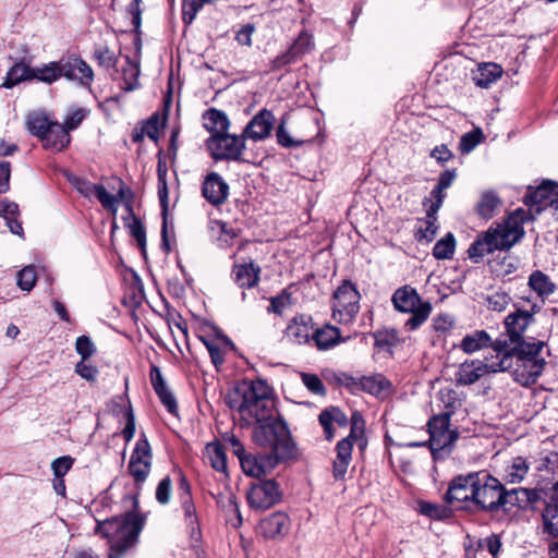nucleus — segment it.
Returning a JSON list of instances; mask_svg holds the SVG:
<instances>
[{"label": "nucleus", "mask_w": 558, "mask_h": 558, "mask_svg": "<svg viewBox=\"0 0 558 558\" xmlns=\"http://www.w3.org/2000/svg\"><path fill=\"white\" fill-rule=\"evenodd\" d=\"M228 404L238 411L242 426L264 422L276 414L271 388L262 379L243 380L236 385Z\"/></svg>", "instance_id": "f257e3e1"}, {"label": "nucleus", "mask_w": 558, "mask_h": 558, "mask_svg": "<svg viewBox=\"0 0 558 558\" xmlns=\"http://www.w3.org/2000/svg\"><path fill=\"white\" fill-rule=\"evenodd\" d=\"M145 518L129 511L121 517L98 521L95 533L108 539V558H122L138 541Z\"/></svg>", "instance_id": "f03ea898"}, {"label": "nucleus", "mask_w": 558, "mask_h": 558, "mask_svg": "<svg viewBox=\"0 0 558 558\" xmlns=\"http://www.w3.org/2000/svg\"><path fill=\"white\" fill-rule=\"evenodd\" d=\"M524 231L515 217H508L504 222L492 226L470 245L469 257L478 262L486 254L504 251L521 240Z\"/></svg>", "instance_id": "7ed1b4c3"}, {"label": "nucleus", "mask_w": 558, "mask_h": 558, "mask_svg": "<svg viewBox=\"0 0 558 558\" xmlns=\"http://www.w3.org/2000/svg\"><path fill=\"white\" fill-rule=\"evenodd\" d=\"M254 425L253 440L257 446L270 450L269 460L275 459V462H278L293 456L294 445L283 420L274 414L271 418L257 422Z\"/></svg>", "instance_id": "20e7f679"}, {"label": "nucleus", "mask_w": 558, "mask_h": 558, "mask_svg": "<svg viewBox=\"0 0 558 558\" xmlns=\"http://www.w3.org/2000/svg\"><path fill=\"white\" fill-rule=\"evenodd\" d=\"M365 421L360 412H354L351 416L350 434L338 441L336 446V458L332 463V474L336 480H343L352 460V450L354 444L361 449L366 446Z\"/></svg>", "instance_id": "39448f33"}, {"label": "nucleus", "mask_w": 558, "mask_h": 558, "mask_svg": "<svg viewBox=\"0 0 558 558\" xmlns=\"http://www.w3.org/2000/svg\"><path fill=\"white\" fill-rule=\"evenodd\" d=\"M391 301L397 311L411 314V317L404 323V328L408 331H413L422 326L432 313V304L428 301H422L417 291L410 286L397 289Z\"/></svg>", "instance_id": "423d86ee"}, {"label": "nucleus", "mask_w": 558, "mask_h": 558, "mask_svg": "<svg viewBox=\"0 0 558 558\" xmlns=\"http://www.w3.org/2000/svg\"><path fill=\"white\" fill-rule=\"evenodd\" d=\"M429 439L423 442H410L409 447L416 448L429 445L435 459H442L451 451L452 445L459 437L456 429L450 428L448 415H435L428 422Z\"/></svg>", "instance_id": "0eeeda50"}, {"label": "nucleus", "mask_w": 558, "mask_h": 558, "mask_svg": "<svg viewBox=\"0 0 558 558\" xmlns=\"http://www.w3.org/2000/svg\"><path fill=\"white\" fill-rule=\"evenodd\" d=\"M360 293L349 281L343 282L333 294L332 317L339 324H351L360 311Z\"/></svg>", "instance_id": "6e6552de"}, {"label": "nucleus", "mask_w": 558, "mask_h": 558, "mask_svg": "<svg viewBox=\"0 0 558 558\" xmlns=\"http://www.w3.org/2000/svg\"><path fill=\"white\" fill-rule=\"evenodd\" d=\"M511 366L509 356L486 359V362L480 360L465 361L457 372V381L460 385H472L480 380L487 373L506 372Z\"/></svg>", "instance_id": "1a4fd4ad"}, {"label": "nucleus", "mask_w": 558, "mask_h": 558, "mask_svg": "<svg viewBox=\"0 0 558 558\" xmlns=\"http://www.w3.org/2000/svg\"><path fill=\"white\" fill-rule=\"evenodd\" d=\"M502 483L485 471H480L474 505L482 511L496 513L501 506Z\"/></svg>", "instance_id": "9d476101"}, {"label": "nucleus", "mask_w": 558, "mask_h": 558, "mask_svg": "<svg viewBox=\"0 0 558 558\" xmlns=\"http://www.w3.org/2000/svg\"><path fill=\"white\" fill-rule=\"evenodd\" d=\"M245 137L223 134L211 135L207 140V148L215 160L242 161L243 150L245 149Z\"/></svg>", "instance_id": "9b49d317"}, {"label": "nucleus", "mask_w": 558, "mask_h": 558, "mask_svg": "<svg viewBox=\"0 0 558 558\" xmlns=\"http://www.w3.org/2000/svg\"><path fill=\"white\" fill-rule=\"evenodd\" d=\"M546 348L544 341H519L514 343L512 348L508 349V342L506 340H496L494 344V351L496 352V359L509 356L511 359V367H514V361H533V360H546L543 355V351Z\"/></svg>", "instance_id": "f8f14e48"}, {"label": "nucleus", "mask_w": 558, "mask_h": 558, "mask_svg": "<svg viewBox=\"0 0 558 558\" xmlns=\"http://www.w3.org/2000/svg\"><path fill=\"white\" fill-rule=\"evenodd\" d=\"M153 461V452L146 435L141 434L131 453L128 470L134 478L136 486H141L147 480Z\"/></svg>", "instance_id": "ddd939ff"}, {"label": "nucleus", "mask_w": 558, "mask_h": 558, "mask_svg": "<svg viewBox=\"0 0 558 558\" xmlns=\"http://www.w3.org/2000/svg\"><path fill=\"white\" fill-rule=\"evenodd\" d=\"M281 500V490L274 480L259 481L247 492V502L251 508L266 510Z\"/></svg>", "instance_id": "4468645a"}, {"label": "nucleus", "mask_w": 558, "mask_h": 558, "mask_svg": "<svg viewBox=\"0 0 558 558\" xmlns=\"http://www.w3.org/2000/svg\"><path fill=\"white\" fill-rule=\"evenodd\" d=\"M61 76L77 84L84 88H90L94 82V71L92 66L81 57L71 54L59 60Z\"/></svg>", "instance_id": "2eb2a0df"}, {"label": "nucleus", "mask_w": 558, "mask_h": 558, "mask_svg": "<svg viewBox=\"0 0 558 558\" xmlns=\"http://www.w3.org/2000/svg\"><path fill=\"white\" fill-rule=\"evenodd\" d=\"M480 472H471L465 475L456 476L449 484L446 492V500L450 504L457 502H473L475 498V488Z\"/></svg>", "instance_id": "dca6fc26"}, {"label": "nucleus", "mask_w": 558, "mask_h": 558, "mask_svg": "<svg viewBox=\"0 0 558 558\" xmlns=\"http://www.w3.org/2000/svg\"><path fill=\"white\" fill-rule=\"evenodd\" d=\"M202 195L213 206H220L228 199L229 185L217 172L208 173L202 183Z\"/></svg>", "instance_id": "f3484780"}, {"label": "nucleus", "mask_w": 558, "mask_h": 558, "mask_svg": "<svg viewBox=\"0 0 558 558\" xmlns=\"http://www.w3.org/2000/svg\"><path fill=\"white\" fill-rule=\"evenodd\" d=\"M274 123V113L267 109H262L246 124L243 131V136L254 142L264 141L270 136Z\"/></svg>", "instance_id": "a211bd4d"}, {"label": "nucleus", "mask_w": 558, "mask_h": 558, "mask_svg": "<svg viewBox=\"0 0 558 558\" xmlns=\"http://www.w3.org/2000/svg\"><path fill=\"white\" fill-rule=\"evenodd\" d=\"M546 364V360L514 361V367L510 369H512L514 381L529 387L536 383L538 377L543 374Z\"/></svg>", "instance_id": "6ab92c4d"}, {"label": "nucleus", "mask_w": 558, "mask_h": 558, "mask_svg": "<svg viewBox=\"0 0 558 558\" xmlns=\"http://www.w3.org/2000/svg\"><path fill=\"white\" fill-rule=\"evenodd\" d=\"M178 499L183 511L184 522L191 532L194 533L199 526L198 517L191 494V485L183 474L180 475L178 485Z\"/></svg>", "instance_id": "aec40b11"}, {"label": "nucleus", "mask_w": 558, "mask_h": 558, "mask_svg": "<svg viewBox=\"0 0 558 558\" xmlns=\"http://www.w3.org/2000/svg\"><path fill=\"white\" fill-rule=\"evenodd\" d=\"M534 322L532 313L525 310H517L510 313L505 319V327L509 341L514 344L519 341H524L522 338L526 328Z\"/></svg>", "instance_id": "412c9836"}, {"label": "nucleus", "mask_w": 558, "mask_h": 558, "mask_svg": "<svg viewBox=\"0 0 558 558\" xmlns=\"http://www.w3.org/2000/svg\"><path fill=\"white\" fill-rule=\"evenodd\" d=\"M0 217L5 220V225L10 232L14 235L25 239L21 211L19 204L8 198L0 199Z\"/></svg>", "instance_id": "4be33fe9"}, {"label": "nucleus", "mask_w": 558, "mask_h": 558, "mask_svg": "<svg viewBox=\"0 0 558 558\" xmlns=\"http://www.w3.org/2000/svg\"><path fill=\"white\" fill-rule=\"evenodd\" d=\"M525 205H538L539 207L554 205L556 203V208L558 209V191L557 186L549 181L544 182L542 185L536 187L535 190H530V192L524 196Z\"/></svg>", "instance_id": "5701e85b"}, {"label": "nucleus", "mask_w": 558, "mask_h": 558, "mask_svg": "<svg viewBox=\"0 0 558 558\" xmlns=\"http://www.w3.org/2000/svg\"><path fill=\"white\" fill-rule=\"evenodd\" d=\"M287 335L299 344L307 343L311 339H314L312 317L303 314L294 317L287 328Z\"/></svg>", "instance_id": "b1692460"}, {"label": "nucleus", "mask_w": 558, "mask_h": 558, "mask_svg": "<svg viewBox=\"0 0 558 558\" xmlns=\"http://www.w3.org/2000/svg\"><path fill=\"white\" fill-rule=\"evenodd\" d=\"M35 66L31 65V61L22 59L15 62L7 72L2 87L12 88L23 82L34 81Z\"/></svg>", "instance_id": "393cba45"}, {"label": "nucleus", "mask_w": 558, "mask_h": 558, "mask_svg": "<svg viewBox=\"0 0 558 558\" xmlns=\"http://www.w3.org/2000/svg\"><path fill=\"white\" fill-rule=\"evenodd\" d=\"M259 275L260 267L253 262L232 267L234 282L241 289L256 287L259 282Z\"/></svg>", "instance_id": "a878e982"}, {"label": "nucleus", "mask_w": 558, "mask_h": 558, "mask_svg": "<svg viewBox=\"0 0 558 558\" xmlns=\"http://www.w3.org/2000/svg\"><path fill=\"white\" fill-rule=\"evenodd\" d=\"M40 141L45 148L51 149L52 151H61L69 146L71 136L66 128H63V125L58 122H52L49 126V131H47Z\"/></svg>", "instance_id": "bb28decb"}, {"label": "nucleus", "mask_w": 558, "mask_h": 558, "mask_svg": "<svg viewBox=\"0 0 558 558\" xmlns=\"http://www.w3.org/2000/svg\"><path fill=\"white\" fill-rule=\"evenodd\" d=\"M289 529V518L282 512H275L263 519L259 523V532L266 538H275L283 535Z\"/></svg>", "instance_id": "cd10ccee"}, {"label": "nucleus", "mask_w": 558, "mask_h": 558, "mask_svg": "<svg viewBox=\"0 0 558 558\" xmlns=\"http://www.w3.org/2000/svg\"><path fill=\"white\" fill-rule=\"evenodd\" d=\"M350 337H342L340 329L330 324H325L322 328H316V349L327 351L336 345L345 342Z\"/></svg>", "instance_id": "c85d7f7f"}, {"label": "nucleus", "mask_w": 558, "mask_h": 558, "mask_svg": "<svg viewBox=\"0 0 558 558\" xmlns=\"http://www.w3.org/2000/svg\"><path fill=\"white\" fill-rule=\"evenodd\" d=\"M319 424L324 428L327 440L335 437L333 424L343 427L348 424L347 415L337 407H329L323 410L318 416Z\"/></svg>", "instance_id": "c756f323"}, {"label": "nucleus", "mask_w": 558, "mask_h": 558, "mask_svg": "<svg viewBox=\"0 0 558 558\" xmlns=\"http://www.w3.org/2000/svg\"><path fill=\"white\" fill-rule=\"evenodd\" d=\"M530 464L526 458L518 456L512 458L502 470V481L507 484L521 483L529 473Z\"/></svg>", "instance_id": "7c9ffc66"}, {"label": "nucleus", "mask_w": 558, "mask_h": 558, "mask_svg": "<svg viewBox=\"0 0 558 558\" xmlns=\"http://www.w3.org/2000/svg\"><path fill=\"white\" fill-rule=\"evenodd\" d=\"M241 468L243 472L252 477H262L266 475L267 469L265 463L268 462L269 468H272L275 462V459L269 460L268 454L267 456H258L254 457L251 454H244L240 459Z\"/></svg>", "instance_id": "2f4dec72"}, {"label": "nucleus", "mask_w": 558, "mask_h": 558, "mask_svg": "<svg viewBox=\"0 0 558 558\" xmlns=\"http://www.w3.org/2000/svg\"><path fill=\"white\" fill-rule=\"evenodd\" d=\"M543 533L547 536L558 538V498L550 497L545 502L542 512Z\"/></svg>", "instance_id": "473e14b6"}, {"label": "nucleus", "mask_w": 558, "mask_h": 558, "mask_svg": "<svg viewBox=\"0 0 558 558\" xmlns=\"http://www.w3.org/2000/svg\"><path fill=\"white\" fill-rule=\"evenodd\" d=\"M502 68L497 63H484L478 65L473 72L474 84L481 88H488L493 83L500 78Z\"/></svg>", "instance_id": "72a5a7b5"}, {"label": "nucleus", "mask_w": 558, "mask_h": 558, "mask_svg": "<svg viewBox=\"0 0 558 558\" xmlns=\"http://www.w3.org/2000/svg\"><path fill=\"white\" fill-rule=\"evenodd\" d=\"M204 128L211 134H223L229 128V120L221 110L210 108L203 114Z\"/></svg>", "instance_id": "f704fd0d"}, {"label": "nucleus", "mask_w": 558, "mask_h": 558, "mask_svg": "<svg viewBox=\"0 0 558 558\" xmlns=\"http://www.w3.org/2000/svg\"><path fill=\"white\" fill-rule=\"evenodd\" d=\"M527 284L542 299L548 298L556 290V284L549 276L541 270H535L530 275Z\"/></svg>", "instance_id": "c9c22d12"}, {"label": "nucleus", "mask_w": 558, "mask_h": 558, "mask_svg": "<svg viewBox=\"0 0 558 558\" xmlns=\"http://www.w3.org/2000/svg\"><path fill=\"white\" fill-rule=\"evenodd\" d=\"M495 343L496 341L493 342L490 336L485 330H476L462 339L460 348L465 353H473L484 348H494Z\"/></svg>", "instance_id": "e433bc0d"}, {"label": "nucleus", "mask_w": 558, "mask_h": 558, "mask_svg": "<svg viewBox=\"0 0 558 558\" xmlns=\"http://www.w3.org/2000/svg\"><path fill=\"white\" fill-rule=\"evenodd\" d=\"M93 59L100 68L106 70L116 69L119 61V53H116L106 44H97L93 49Z\"/></svg>", "instance_id": "4c0bfd02"}, {"label": "nucleus", "mask_w": 558, "mask_h": 558, "mask_svg": "<svg viewBox=\"0 0 558 558\" xmlns=\"http://www.w3.org/2000/svg\"><path fill=\"white\" fill-rule=\"evenodd\" d=\"M61 77L59 60L35 66L34 81L51 85Z\"/></svg>", "instance_id": "58836bf2"}, {"label": "nucleus", "mask_w": 558, "mask_h": 558, "mask_svg": "<svg viewBox=\"0 0 558 558\" xmlns=\"http://www.w3.org/2000/svg\"><path fill=\"white\" fill-rule=\"evenodd\" d=\"M141 73L140 63L125 56V65L122 68L123 89L132 92L140 86L138 76Z\"/></svg>", "instance_id": "ea45409f"}, {"label": "nucleus", "mask_w": 558, "mask_h": 558, "mask_svg": "<svg viewBox=\"0 0 558 558\" xmlns=\"http://www.w3.org/2000/svg\"><path fill=\"white\" fill-rule=\"evenodd\" d=\"M52 121L44 112H32L26 118L27 130L39 140L49 131Z\"/></svg>", "instance_id": "a19ab883"}, {"label": "nucleus", "mask_w": 558, "mask_h": 558, "mask_svg": "<svg viewBox=\"0 0 558 558\" xmlns=\"http://www.w3.org/2000/svg\"><path fill=\"white\" fill-rule=\"evenodd\" d=\"M206 456L210 465L218 472H227V456L222 446L218 442H211L206 446Z\"/></svg>", "instance_id": "79ce46f5"}, {"label": "nucleus", "mask_w": 558, "mask_h": 558, "mask_svg": "<svg viewBox=\"0 0 558 558\" xmlns=\"http://www.w3.org/2000/svg\"><path fill=\"white\" fill-rule=\"evenodd\" d=\"M360 387L371 395L379 396L389 389L390 384L383 375L377 374L362 377L360 379Z\"/></svg>", "instance_id": "37998d69"}, {"label": "nucleus", "mask_w": 558, "mask_h": 558, "mask_svg": "<svg viewBox=\"0 0 558 558\" xmlns=\"http://www.w3.org/2000/svg\"><path fill=\"white\" fill-rule=\"evenodd\" d=\"M538 472H546L553 475V488L558 489V452L551 451L538 461Z\"/></svg>", "instance_id": "c03bdc74"}, {"label": "nucleus", "mask_w": 558, "mask_h": 558, "mask_svg": "<svg viewBox=\"0 0 558 558\" xmlns=\"http://www.w3.org/2000/svg\"><path fill=\"white\" fill-rule=\"evenodd\" d=\"M456 240L452 233H447L436 242L433 255L436 259H450L454 254Z\"/></svg>", "instance_id": "a18cd8bd"}, {"label": "nucleus", "mask_w": 558, "mask_h": 558, "mask_svg": "<svg viewBox=\"0 0 558 558\" xmlns=\"http://www.w3.org/2000/svg\"><path fill=\"white\" fill-rule=\"evenodd\" d=\"M422 226L417 229V239L420 241L425 240L427 242L433 241L434 236L437 233V214L430 215L429 209H426V217L422 220Z\"/></svg>", "instance_id": "49530a36"}, {"label": "nucleus", "mask_w": 558, "mask_h": 558, "mask_svg": "<svg viewBox=\"0 0 558 558\" xmlns=\"http://www.w3.org/2000/svg\"><path fill=\"white\" fill-rule=\"evenodd\" d=\"M500 204V199L493 192L484 193L477 204V213L484 219H490Z\"/></svg>", "instance_id": "de8ad7c7"}, {"label": "nucleus", "mask_w": 558, "mask_h": 558, "mask_svg": "<svg viewBox=\"0 0 558 558\" xmlns=\"http://www.w3.org/2000/svg\"><path fill=\"white\" fill-rule=\"evenodd\" d=\"M501 506L500 510L507 511L512 507H523L522 490L520 488L506 489L502 485L501 488Z\"/></svg>", "instance_id": "09e8293b"}, {"label": "nucleus", "mask_w": 558, "mask_h": 558, "mask_svg": "<svg viewBox=\"0 0 558 558\" xmlns=\"http://www.w3.org/2000/svg\"><path fill=\"white\" fill-rule=\"evenodd\" d=\"M214 225L218 229V245L222 248L231 246L238 238V231L223 221H215Z\"/></svg>", "instance_id": "8fccbe9b"}, {"label": "nucleus", "mask_w": 558, "mask_h": 558, "mask_svg": "<svg viewBox=\"0 0 558 558\" xmlns=\"http://www.w3.org/2000/svg\"><path fill=\"white\" fill-rule=\"evenodd\" d=\"M126 209L130 213V215L132 216V222L128 223L130 234L136 240L140 248L142 251H144L146 247L145 228H144L142 221L137 217H135V215L133 214V209L130 205H126Z\"/></svg>", "instance_id": "3c124183"}, {"label": "nucleus", "mask_w": 558, "mask_h": 558, "mask_svg": "<svg viewBox=\"0 0 558 558\" xmlns=\"http://www.w3.org/2000/svg\"><path fill=\"white\" fill-rule=\"evenodd\" d=\"M37 277L36 267L28 265L17 272L16 283L21 290L29 292L35 287Z\"/></svg>", "instance_id": "603ef678"}, {"label": "nucleus", "mask_w": 558, "mask_h": 558, "mask_svg": "<svg viewBox=\"0 0 558 558\" xmlns=\"http://www.w3.org/2000/svg\"><path fill=\"white\" fill-rule=\"evenodd\" d=\"M483 132L478 128L463 134L459 143L460 151L462 154L471 153L483 141Z\"/></svg>", "instance_id": "864d4df0"}, {"label": "nucleus", "mask_w": 558, "mask_h": 558, "mask_svg": "<svg viewBox=\"0 0 558 558\" xmlns=\"http://www.w3.org/2000/svg\"><path fill=\"white\" fill-rule=\"evenodd\" d=\"M439 400L444 404V412L439 415H448V418L450 420L458 405H460L457 392L452 389H442L439 391Z\"/></svg>", "instance_id": "5fc2aeb1"}, {"label": "nucleus", "mask_w": 558, "mask_h": 558, "mask_svg": "<svg viewBox=\"0 0 558 558\" xmlns=\"http://www.w3.org/2000/svg\"><path fill=\"white\" fill-rule=\"evenodd\" d=\"M323 377L326 380H333L336 384L348 387L350 389L360 387V379H356L347 373H332L327 371L323 372Z\"/></svg>", "instance_id": "6e6d98bb"}, {"label": "nucleus", "mask_w": 558, "mask_h": 558, "mask_svg": "<svg viewBox=\"0 0 558 558\" xmlns=\"http://www.w3.org/2000/svg\"><path fill=\"white\" fill-rule=\"evenodd\" d=\"M162 405L167 409V411L172 415H178V402L172 392V390L166 386L161 389L155 390Z\"/></svg>", "instance_id": "4d7b16f0"}, {"label": "nucleus", "mask_w": 558, "mask_h": 558, "mask_svg": "<svg viewBox=\"0 0 558 558\" xmlns=\"http://www.w3.org/2000/svg\"><path fill=\"white\" fill-rule=\"evenodd\" d=\"M68 180L73 185V187L85 197L93 196L98 185L92 183L85 178H81L74 174L68 175Z\"/></svg>", "instance_id": "13d9d810"}, {"label": "nucleus", "mask_w": 558, "mask_h": 558, "mask_svg": "<svg viewBox=\"0 0 558 558\" xmlns=\"http://www.w3.org/2000/svg\"><path fill=\"white\" fill-rule=\"evenodd\" d=\"M292 304L291 294L283 290L280 294L270 299L268 312L282 315L283 312Z\"/></svg>", "instance_id": "bf43d9fd"}, {"label": "nucleus", "mask_w": 558, "mask_h": 558, "mask_svg": "<svg viewBox=\"0 0 558 558\" xmlns=\"http://www.w3.org/2000/svg\"><path fill=\"white\" fill-rule=\"evenodd\" d=\"M158 197L162 209L166 211L168 208L169 192L167 185V170L158 165Z\"/></svg>", "instance_id": "052dcab7"}, {"label": "nucleus", "mask_w": 558, "mask_h": 558, "mask_svg": "<svg viewBox=\"0 0 558 558\" xmlns=\"http://www.w3.org/2000/svg\"><path fill=\"white\" fill-rule=\"evenodd\" d=\"M217 502H218V505L221 504V507L225 510H227L235 515L236 522H234V523L232 522L233 526L236 527L242 524V517L240 513L239 504L236 501V497L232 493H229L226 496V502L222 501V495L219 496V499H217Z\"/></svg>", "instance_id": "680f3d73"}, {"label": "nucleus", "mask_w": 558, "mask_h": 558, "mask_svg": "<svg viewBox=\"0 0 558 558\" xmlns=\"http://www.w3.org/2000/svg\"><path fill=\"white\" fill-rule=\"evenodd\" d=\"M75 350L82 360H87L96 352V347L88 336H80L75 341Z\"/></svg>", "instance_id": "e2e57ef3"}, {"label": "nucleus", "mask_w": 558, "mask_h": 558, "mask_svg": "<svg viewBox=\"0 0 558 558\" xmlns=\"http://www.w3.org/2000/svg\"><path fill=\"white\" fill-rule=\"evenodd\" d=\"M94 195L106 209L111 210L113 214H116L118 201L116 196L110 194L104 185L98 184Z\"/></svg>", "instance_id": "0e129e2a"}, {"label": "nucleus", "mask_w": 558, "mask_h": 558, "mask_svg": "<svg viewBox=\"0 0 558 558\" xmlns=\"http://www.w3.org/2000/svg\"><path fill=\"white\" fill-rule=\"evenodd\" d=\"M171 492H172V482L169 476L163 477L156 488V500L160 505H168L171 498Z\"/></svg>", "instance_id": "69168bd1"}, {"label": "nucleus", "mask_w": 558, "mask_h": 558, "mask_svg": "<svg viewBox=\"0 0 558 558\" xmlns=\"http://www.w3.org/2000/svg\"><path fill=\"white\" fill-rule=\"evenodd\" d=\"M202 341L208 350L213 364L218 368L225 362V353L216 341L206 340L204 338H202Z\"/></svg>", "instance_id": "338daca9"}, {"label": "nucleus", "mask_w": 558, "mask_h": 558, "mask_svg": "<svg viewBox=\"0 0 558 558\" xmlns=\"http://www.w3.org/2000/svg\"><path fill=\"white\" fill-rule=\"evenodd\" d=\"M74 459L70 456L57 458L51 463L54 477H63L72 468Z\"/></svg>", "instance_id": "774afa93"}]
</instances>
